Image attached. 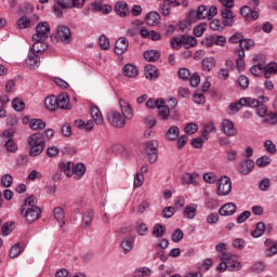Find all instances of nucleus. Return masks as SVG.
I'll list each match as a JSON object with an SVG mask.
<instances>
[{"label": "nucleus", "instance_id": "obj_1", "mask_svg": "<svg viewBox=\"0 0 277 277\" xmlns=\"http://www.w3.org/2000/svg\"><path fill=\"white\" fill-rule=\"evenodd\" d=\"M182 44H184L186 49H189L192 47H196V44H198V40L195 37H187V35H182L181 37L173 38L171 41L172 49H175L176 51L181 49Z\"/></svg>", "mask_w": 277, "mask_h": 277}, {"label": "nucleus", "instance_id": "obj_2", "mask_svg": "<svg viewBox=\"0 0 277 277\" xmlns=\"http://www.w3.org/2000/svg\"><path fill=\"white\" fill-rule=\"evenodd\" d=\"M51 36V26L47 22H41L36 27V34L32 35L34 42L47 40Z\"/></svg>", "mask_w": 277, "mask_h": 277}, {"label": "nucleus", "instance_id": "obj_3", "mask_svg": "<svg viewBox=\"0 0 277 277\" xmlns=\"http://www.w3.org/2000/svg\"><path fill=\"white\" fill-rule=\"evenodd\" d=\"M2 140V144L8 150V153H16L18 150V146L14 143V132H10L9 130H4L0 135Z\"/></svg>", "mask_w": 277, "mask_h": 277}, {"label": "nucleus", "instance_id": "obj_4", "mask_svg": "<svg viewBox=\"0 0 277 277\" xmlns=\"http://www.w3.org/2000/svg\"><path fill=\"white\" fill-rule=\"evenodd\" d=\"M21 215L25 217L28 224H34V222L40 220L42 210L40 208H21Z\"/></svg>", "mask_w": 277, "mask_h": 277}, {"label": "nucleus", "instance_id": "obj_5", "mask_svg": "<svg viewBox=\"0 0 277 277\" xmlns=\"http://www.w3.org/2000/svg\"><path fill=\"white\" fill-rule=\"evenodd\" d=\"M217 196H228L233 190V182L228 176H223L217 181Z\"/></svg>", "mask_w": 277, "mask_h": 277}, {"label": "nucleus", "instance_id": "obj_6", "mask_svg": "<svg viewBox=\"0 0 277 277\" xmlns=\"http://www.w3.org/2000/svg\"><path fill=\"white\" fill-rule=\"evenodd\" d=\"M107 120H108L109 124H111V127H117L119 129H122V127H124V124H127L122 115H120V113H118L116 110H110L107 114Z\"/></svg>", "mask_w": 277, "mask_h": 277}, {"label": "nucleus", "instance_id": "obj_7", "mask_svg": "<svg viewBox=\"0 0 277 277\" xmlns=\"http://www.w3.org/2000/svg\"><path fill=\"white\" fill-rule=\"evenodd\" d=\"M222 23L225 27H233L235 25V13L233 8L224 6L221 9Z\"/></svg>", "mask_w": 277, "mask_h": 277}, {"label": "nucleus", "instance_id": "obj_8", "mask_svg": "<svg viewBox=\"0 0 277 277\" xmlns=\"http://www.w3.org/2000/svg\"><path fill=\"white\" fill-rule=\"evenodd\" d=\"M57 36L64 44H70L72 40V35L68 26L61 25L57 27Z\"/></svg>", "mask_w": 277, "mask_h": 277}, {"label": "nucleus", "instance_id": "obj_9", "mask_svg": "<svg viewBox=\"0 0 277 277\" xmlns=\"http://www.w3.org/2000/svg\"><path fill=\"white\" fill-rule=\"evenodd\" d=\"M221 131L227 137H235L237 135V129L235 124L229 119H224L221 124Z\"/></svg>", "mask_w": 277, "mask_h": 277}, {"label": "nucleus", "instance_id": "obj_10", "mask_svg": "<svg viewBox=\"0 0 277 277\" xmlns=\"http://www.w3.org/2000/svg\"><path fill=\"white\" fill-rule=\"evenodd\" d=\"M26 66L30 68V70H36L40 66V56L37 55L36 52L29 50L28 56L26 58Z\"/></svg>", "mask_w": 277, "mask_h": 277}, {"label": "nucleus", "instance_id": "obj_11", "mask_svg": "<svg viewBox=\"0 0 277 277\" xmlns=\"http://www.w3.org/2000/svg\"><path fill=\"white\" fill-rule=\"evenodd\" d=\"M129 51V40L124 37H120L115 43L116 55H124Z\"/></svg>", "mask_w": 277, "mask_h": 277}, {"label": "nucleus", "instance_id": "obj_12", "mask_svg": "<svg viewBox=\"0 0 277 277\" xmlns=\"http://www.w3.org/2000/svg\"><path fill=\"white\" fill-rule=\"evenodd\" d=\"M56 102L58 109H71L70 96H68V93H61L60 95H57Z\"/></svg>", "mask_w": 277, "mask_h": 277}, {"label": "nucleus", "instance_id": "obj_13", "mask_svg": "<svg viewBox=\"0 0 277 277\" xmlns=\"http://www.w3.org/2000/svg\"><path fill=\"white\" fill-rule=\"evenodd\" d=\"M119 105H120L121 114H122L123 118H126L127 120H131V118H133V108H131V104H129L127 101L120 98Z\"/></svg>", "mask_w": 277, "mask_h": 277}, {"label": "nucleus", "instance_id": "obj_14", "mask_svg": "<svg viewBox=\"0 0 277 277\" xmlns=\"http://www.w3.org/2000/svg\"><path fill=\"white\" fill-rule=\"evenodd\" d=\"M34 21L35 22L40 21V17H38V15H34L32 19H30L27 16H22L17 21L16 25H17L18 29H27V28L31 27V25H34Z\"/></svg>", "mask_w": 277, "mask_h": 277}, {"label": "nucleus", "instance_id": "obj_15", "mask_svg": "<svg viewBox=\"0 0 277 277\" xmlns=\"http://www.w3.org/2000/svg\"><path fill=\"white\" fill-rule=\"evenodd\" d=\"M235 213H237V205L233 202L225 203L219 210V214L223 216L235 215Z\"/></svg>", "mask_w": 277, "mask_h": 277}, {"label": "nucleus", "instance_id": "obj_16", "mask_svg": "<svg viewBox=\"0 0 277 277\" xmlns=\"http://www.w3.org/2000/svg\"><path fill=\"white\" fill-rule=\"evenodd\" d=\"M144 74L146 79H149V81H157V79H159V69H157L154 65H146Z\"/></svg>", "mask_w": 277, "mask_h": 277}, {"label": "nucleus", "instance_id": "obj_17", "mask_svg": "<svg viewBox=\"0 0 277 277\" xmlns=\"http://www.w3.org/2000/svg\"><path fill=\"white\" fill-rule=\"evenodd\" d=\"M28 146H36L44 143V134L42 132H36L27 138Z\"/></svg>", "mask_w": 277, "mask_h": 277}, {"label": "nucleus", "instance_id": "obj_18", "mask_svg": "<svg viewBox=\"0 0 277 277\" xmlns=\"http://www.w3.org/2000/svg\"><path fill=\"white\" fill-rule=\"evenodd\" d=\"M159 21H161V15L157 11H151L147 13L145 17V23L150 27H155V25H159Z\"/></svg>", "mask_w": 277, "mask_h": 277}, {"label": "nucleus", "instance_id": "obj_19", "mask_svg": "<svg viewBox=\"0 0 277 277\" xmlns=\"http://www.w3.org/2000/svg\"><path fill=\"white\" fill-rule=\"evenodd\" d=\"M199 174L194 172V173H184L182 175V183L184 185H198V179Z\"/></svg>", "mask_w": 277, "mask_h": 277}, {"label": "nucleus", "instance_id": "obj_20", "mask_svg": "<svg viewBox=\"0 0 277 277\" xmlns=\"http://www.w3.org/2000/svg\"><path fill=\"white\" fill-rule=\"evenodd\" d=\"M115 12L118 16H129V5L124 1L117 2L115 4Z\"/></svg>", "mask_w": 277, "mask_h": 277}, {"label": "nucleus", "instance_id": "obj_21", "mask_svg": "<svg viewBox=\"0 0 277 277\" xmlns=\"http://www.w3.org/2000/svg\"><path fill=\"white\" fill-rule=\"evenodd\" d=\"M254 169V160L247 159L246 162L239 164V172L240 174H250Z\"/></svg>", "mask_w": 277, "mask_h": 277}, {"label": "nucleus", "instance_id": "obj_22", "mask_svg": "<svg viewBox=\"0 0 277 277\" xmlns=\"http://www.w3.org/2000/svg\"><path fill=\"white\" fill-rule=\"evenodd\" d=\"M133 237L131 236H126L122 240H121V248L124 252V254H129V252H131V250H133Z\"/></svg>", "mask_w": 277, "mask_h": 277}, {"label": "nucleus", "instance_id": "obj_23", "mask_svg": "<svg viewBox=\"0 0 277 277\" xmlns=\"http://www.w3.org/2000/svg\"><path fill=\"white\" fill-rule=\"evenodd\" d=\"M74 163L72 162H61L58 164V170H61V172H64L66 174V176H68V179H70V176H72V174H75V171L72 170L74 168Z\"/></svg>", "mask_w": 277, "mask_h": 277}, {"label": "nucleus", "instance_id": "obj_24", "mask_svg": "<svg viewBox=\"0 0 277 277\" xmlns=\"http://www.w3.org/2000/svg\"><path fill=\"white\" fill-rule=\"evenodd\" d=\"M45 40H39V41H34V45L30 49V51L35 52V53H44V51H47V49H49V44L47 42H44Z\"/></svg>", "mask_w": 277, "mask_h": 277}, {"label": "nucleus", "instance_id": "obj_25", "mask_svg": "<svg viewBox=\"0 0 277 277\" xmlns=\"http://www.w3.org/2000/svg\"><path fill=\"white\" fill-rule=\"evenodd\" d=\"M21 209H40L38 207V199L34 196L26 198Z\"/></svg>", "mask_w": 277, "mask_h": 277}, {"label": "nucleus", "instance_id": "obj_26", "mask_svg": "<svg viewBox=\"0 0 277 277\" xmlns=\"http://www.w3.org/2000/svg\"><path fill=\"white\" fill-rule=\"evenodd\" d=\"M264 70V78L269 79L272 75H277V63H269L265 67Z\"/></svg>", "mask_w": 277, "mask_h": 277}, {"label": "nucleus", "instance_id": "obj_27", "mask_svg": "<svg viewBox=\"0 0 277 277\" xmlns=\"http://www.w3.org/2000/svg\"><path fill=\"white\" fill-rule=\"evenodd\" d=\"M201 66H202V70H205L206 72H211V70L215 68V58L213 57L203 58L201 62Z\"/></svg>", "mask_w": 277, "mask_h": 277}, {"label": "nucleus", "instance_id": "obj_28", "mask_svg": "<svg viewBox=\"0 0 277 277\" xmlns=\"http://www.w3.org/2000/svg\"><path fill=\"white\" fill-rule=\"evenodd\" d=\"M138 70L137 67H135L132 64H127L123 67V75L124 77L135 78L137 77Z\"/></svg>", "mask_w": 277, "mask_h": 277}, {"label": "nucleus", "instance_id": "obj_29", "mask_svg": "<svg viewBox=\"0 0 277 277\" xmlns=\"http://www.w3.org/2000/svg\"><path fill=\"white\" fill-rule=\"evenodd\" d=\"M91 117L95 124H103V114L101 113V109H98V107L93 106L91 108Z\"/></svg>", "mask_w": 277, "mask_h": 277}, {"label": "nucleus", "instance_id": "obj_30", "mask_svg": "<svg viewBox=\"0 0 277 277\" xmlns=\"http://www.w3.org/2000/svg\"><path fill=\"white\" fill-rule=\"evenodd\" d=\"M180 133L181 130L179 129V127L173 126L166 133L167 140H169V142H174L175 140L179 138Z\"/></svg>", "mask_w": 277, "mask_h": 277}, {"label": "nucleus", "instance_id": "obj_31", "mask_svg": "<svg viewBox=\"0 0 277 277\" xmlns=\"http://www.w3.org/2000/svg\"><path fill=\"white\" fill-rule=\"evenodd\" d=\"M29 146H30V150H29L30 157H38L39 155H42L44 150V146H47V143H41L39 145H29Z\"/></svg>", "mask_w": 277, "mask_h": 277}, {"label": "nucleus", "instance_id": "obj_32", "mask_svg": "<svg viewBox=\"0 0 277 277\" xmlns=\"http://www.w3.org/2000/svg\"><path fill=\"white\" fill-rule=\"evenodd\" d=\"M29 127L32 131H42V129H47V122L42 121V119H32L29 122Z\"/></svg>", "mask_w": 277, "mask_h": 277}, {"label": "nucleus", "instance_id": "obj_33", "mask_svg": "<svg viewBox=\"0 0 277 277\" xmlns=\"http://www.w3.org/2000/svg\"><path fill=\"white\" fill-rule=\"evenodd\" d=\"M235 53L238 55V60H236V66L238 70H243L246 68V62H243L246 52H243V50H235Z\"/></svg>", "mask_w": 277, "mask_h": 277}, {"label": "nucleus", "instance_id": "obj_34", "mask_svg": "<svg viewBox=\"0 0 277 277\" xmlns=\"http://www.w3.org/2000/svg\"><path fill=\"white\" fill-rule=\"evenodd\" d=\"M45 107L50 111H55L57 108V96L51 95L45 98Z\"/></svg>", "mask_w": 277, "mask_h": 277}, {"label": "nucleus", "instance_id": "obj_35", "mask_svg": "<svg viewBox=\"0 0 277 277\" xmlns=\"http://www.w3.org/2000/svg\"><path fill=\"white\" fill-rule=\"evenodd\" d=\"M262 102H259L256 98L252 97H241L240 98V105H248V107L258 108Z\"/></svg>", "mask_w": 277, "mask_h": 277}, {"label": "nucleus", "instance_id": "obj_36", "mask_svg": "<svg viewBox=\"0 0 277 277\" xmlns=\"http://www.w3.org/2000/svg\"><path fill=\"white\" fill-rule=\"evenodd\" d=\"M153 237H156L157 239H161L166 235V226L161 224H156L153 228L151 233Z\"/></svg>", "mask_w": 277, "mask_h": 277}, {"label": "nucleus", "instance_id": "obj_37", "mask_svg": "<svg viewBox=\"0 0 277 277\" xmlns=\"http://www.w3.org/2000/svg\"><path fill=\"white\" fill-rule=\"evenodd\" d=\"M265 234V223L259 222L255 226V230L251 232V237L258 239V237H263Z\"/></svg>", "mask_w": 277, "mask_h": 277}, {"label": "nucleus", "instance_id": "obj_38", "mask_svg": "<svg viewBox=\"0 0 277 277\" xmlns=\"http://www.w3.org/2000/svg\"><path fill=\"white\" fill-rule=\"evenodd\" d=\"M252 47H254V41H252V39L242 38V41L239 44V49L236 51H243V53H246V51H250Z\"/></svg>", "mask_w": 277, "mask_h": 277}, {"label": "nucleus", "instance_id": "obj_39", "mask_svg": "<svg viewBox=\"0 0 277 277\" xmlns=\"http://www.w3.org/2000/svg\"><path fill=\"white\" fill-rule=\"evenodd\" d=\"M23 252V248L21 247V243H15L12 246V248L9 251L10 259H17V256H21Z\"/></svg>", "mask_w": 277, "mask_h": 277}, {"label": "nucleus", "instance_id": "obj_40", "mask_svg": "<svg viewBox=\"0 0 277 277\" xmlns=\"http://www.w3.org/2000/svg\"><path fill=\"white\" fill-rule=\"evenodd\" d=\"M198 209L197 205H192V206H187L184 209V215L185 217H187L188 220H194L196 217V211Z\"/></svg>", "mask_w": 277, "mask_h": 277}, {"label": "nucleus", "instance_id": "obj_41", "mask_svg": "<svg viewBox=\"0 0 277 277\" xmlns=\"http://www.w3.org/2000/svg\"><path fill=\"white\" fill-rule=\"evenodd\" d=\"M146 62H157L160 57V54L157 50H149L144 53Z\"/></svg>", "mask_w": 277, "mask_h": 277}, {"label": "nucleus", "instance_id": "obj_42", "mask_svg": "<svg viewBox=\"0 0 277 277\" xmlns=\"http://www.w3.org/2000/svg\"><path fill=\"white\" fill-rule=\"evenodd\" d=\"M209 27L212 31H224L226 26L224 25V22H221L220 19H212Z\"/></svg>", "mask_w": 277, "mask_h": 277}, {"label": "nucleus", "instance_id": "obj_43", "mask_svg": "<svg viewBox=\"0 0 277 277\" xmlns=\"http://www.w3.org/2000/svg\"><path fill=\"white\" fill-rule=\"evenodd\" d=\"M159 12L163 16H170V14L172 12V6H171L170 2H168V1L161 2L159 4Z\"/></svg>", "mask_w": 277, "mask_h": 277}, {"label": "nucleus", "instance_id": "obj_44", "mask_svg": "<svg viewBox=\"0 0 277 277\" xmlns=\"http://www.w3.org/2000/svg\"><path fill=\"white\" fill-rule=\"evenodd\" d=\"M54 220H56L58 224H61V228L64 227V209H62V207H57L54 209Z\"/></svg>", "mask_w": 277, "mask_h": 277}, {"label": "nucleus", "instance_id": "obj_45", "mask_svg": "<svg viewBox=\"0 0 277 277\" xmlns=\"http://www.w3.org/2000/svg\"><path fill=\"white\" fill-rule=\"evenodd\" d=\"M157 109L162 120H168V118H170V107L168 105L159 104Z\"/></svg>", "mask_w": 277, "mask_h": 277}, {"label": "nucleus", "instance_id": "obj_46", "mask_svg": "<svg viewBox=\"0 0 277 277\" xmlns=\"http://www.w3.org/2000/svg\"><path fill=\"white\" fill-rule=\"evenodd\" d=\"M136 233L141 237H146V235L148 234V225H146V223H144L142 221H137L136 222Z\"/></svg>", "mask_w": 277, "mask_h": 277}, {"label": "nucleus", "instance_id": "obj_47", "mask_svg": "<svg viewBox=\"0 0 277 277\" xmlns=\"http://www.w3.org/2000/svg\"><path fill=\"white\" fill-rule=\"evenodd\" d=\"M241 267H243L241 262L235 260V258L232 260V262H227L228 272H239Z\"/></svg>", "mask_w": 277, "mask_h": 277}, {"label": "nucleus", "instance_id": "obj_48", "mask_svg": "<svg viewBox=\"0 0 277 277\" xmlns=\"http://www.w3.org/2000/svg\"><path fill=\"white\" fill-rule=\"evenodd\" d=\"M159 148V142L157 141H149L145 144V153H157V149Z\"/></svg>", "mask_w": 277, "mask_h": 277}, {"label": "nucleus", "instance_id": "obj_49", "mask_svg": "<svg viewBox=\"0 0 277 277\" xmlns=\"http://www.w3.org/2000/svg\"><path fill=\"white\" fill-rule=\"evenodd\" d=\"M93 217H94V211H92V210H87L83 213L82 222H83L85 227L90 226V224L92 223Z\"/></svg>", "mask_w": 277, "mask_h": 277}, {"label": "nucleus", "instance_id": "obj_50", "mask_svg": "<svg viewBox=\"0 0 277 277\" xmlns=\"http://www.w3.org/2000/svg\"><path fill=\"white\" fill-rule=\"evenodd\" d=\"M12 107L15 111H23L25 109V102L16 97L12 101Z\"/></svg>", "mask_w": 277, "mask_h": 277}, {"label": "nucleus", "instance_id": "obj_51", "mask_svg": "<svg viewBox=\"0 0 277 277\" xmlns=\"http://www.w3.org/2000/svg\"><path fill=\"white\" fill-rule=\"evenodd\" d=\"M205 31H207V23H201L195 27L194 36H196V38H200L205 34Z\"/></svg>", "mask_w": 277, "mask_h": 277}, {"label": "nucleus", "instance_id": "obj_52", "mask_svg": "<svg viewBox=\"0 0 277 277\" xmlns=\"http://www.w3.org/2000/svg\"><path fill=\"white\" fill-rule=\"evenodd\" d=\"M255 163L259 168H265V166H269V163H272V158L267 156H262L256 159Z\"/></svg>", "mask_w": 277, "mask_h": 277}, {"label": "nucleus", "instance_id": "obj_53", "mask_svg": "<svg viewBox=\"0 0 277 277\" xmlns=\"http://www.w3.org/2000/svg\"><path fill=\"white\" fill-rule=\"evenodd\" d=\"M184 132L187 133V135H194V133H198V124H196L195 122L188 123L184 128Z\"/></svg>", "mask_w": 277, "mask_h": 277}, {"label": "nucleus", "instance_id": "obj_54", "mask_svg": "<svg viewBox=\"0 0 277 277\" xmlns=\"http://www.w3.org/2000/svg\"><path fill=\"white\" fill-rule=\"evenodd\" d=\"M12 183H14V177L10 174H4L1 177V185L3 187H12Z\"/></svg>", "mask_w": 277, "mask_h": 277}, {"label": "nucleus", "instance_id": "obj_55", "mask_svg": "<svg viewBox=\"0 0 277 277\" xmlns=\"http://www.w3.org/2000/svg\"><path fill=\"white\" fill-rule=\"evenodd\" d=\"M243 40V35L241 32H236L229 37L228 42L232 44H241Z\"/></svg>", "mask_w": 277, "mask_h": 277}, {"label": "nucleus", "instance_id": "obj_56", "mask_svg": "<svg viewBox=\"0 0 277 277\" xmlns=\"http://www.w3.org/2000/svg\"><path fill=\"white\" fill-rule=\"evenodd\" d=\"M163 100H155V98H149L146 102V107H148V109H155V107H159V105H163Z\"/></svg>", "mask_w": 277, "mask_h": 277}, {"label": "nucleus", "instance_id": "obj_57", "mask_svg": "<svg viewBox=\"0 0 277 277\" xmlns=\"http://www.w3.org/2000/svg\"><path fill=\"white\" fill-rule=\"evenodd\" d=\"M264 147L271 155H276V144H274L272 140H266L264 143Z\"/></svg>", "mask_w": 277, "mask_h": 277}, {"label": "nucleus", "instance_id": "obj_58", "mask_svg": "<svg viewBox=\"0 0 277 277\" xmlns=\"http://www.w3.org/2000/svg\"><path fill=\"white\" fill-rule=\"evenodd\" d=\"M100 47L103 51H108V49H109V38H107V36L102 35L100 37Z\"/></svg>", "mask_w": 277, "mask_h": 277}, {"label": "nucleus", "instance_id": "obj_59", "mask_svg": "<svg viewBox=\"0 0 277 277\" xmlns=\"http://www.w3.org/2000/svg\"><path fill=\"white\" fill-rule=\"evenodd\" d=\"M197 15L199 16L200 21L208 18L207 6L205 4H201L197 8Z\"/></svg>", "mask_w": 277, "mask_h": 277}, {"label": "nucleus", "instance_id": "obj_60", "mask_svg": "<svg viewBox=\"0 0 277 277\" xmlns=\"http://www.w3.org/2000/svg\"><path fill=\"white\" fill-rule=\"evenodd\" d=\"M183 237H184L183 229L177 228L172 234V241H174V243H179V241H182Z\"/></svg>", "mask_w": 277, "mask_h": 277}, {"label": "nucleus", "instance_id": "obj_61", "mask_svg": "<svg viewBox=\"0 0 277 277\" xmlns=\"http://www.w3.org/2000/svg\"><path fill=\"white\" fill-rule=\"evenodd\" d=\"M203 181L210 184L217 183V175H215V173H205Z\"/></svg>", "mask_w": 277, "mask_h": 277}, {"label": "nucleus", "instance_id": "obj_62", "mask_svg": "<svg viewBox=\"0 0 277 277\" xmlns=\"http://www.w3.org/2000/svg\"><path fill=\"white\" fill-rule=\"evenodd\" d=\"M264 122L267 124H277V113H271L267 115V117L264 119Z\"/></svg>", "mask_w": 277, "mask_h": 277}, {"label": "nucleus", "instance_id": "obj_63", "mask_svg": "<svg viewBox=\"0 0 277 277\" xmlns=\"http://www.w3.org/2000/svg\"><path fill=\"white\" fill-rule=\"evenodd\" d=\"M74 172H75V174H77V176H83L85 174V164L78 163L75 167Z\"/></svg>", "mask_w": 277, "mask_h": 277}, {"label": "nucleus", "instance_id": "obj_64", "mask_svg": "<svg viewBox=\"0 0 277 277\" xmlns=\"http://www.w3.org/2000/svg\"><path fill=\"white\" fill-rule=\"evenodd\" d=\"M264 253L265 256H274L275 254H277V242L272 245V247H268Z\"/></svg>", "mask_w": 277, "mask_h": 277}]
</instances>
